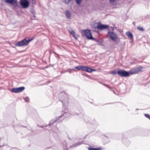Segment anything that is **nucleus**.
I'll return each instance as SVG.
<instances>
[{
  "instance_id": "obj_1",
  "label": "nucleus",
  "mask_w": 150,
  "mask_h": 150,
  "mask_svg": "<svg viewBox=\"0 0 150 150\" xmlns=\"http://www.w3.org/2000/svg\"><path fill=\"white\" fill-rule=\"evenodd\" d=\"M68 98V96L64 92H61L59 95V99L60 101L62 103V109L63 111L62 112L61 115L50 120L48 125L50 127L52 126L55 122H59L62 121L64 118L69 117L71 115L70 112L67 111L69 105Z\"/></svg>"
},
{
  "instance_id": "obj_2",
  "label": "nucleus",
  "mask_w": 150,
  "mask_h": 150,
  "mask_svg": "<svg viewBox=\"0 0 150 150\" xmlns=\"http://www.w3.org/2000/svg\"><path fill=\"white\" fill-rule=\"evenodd\" d=\"M7 4H9L13 5L14 7L18 6L17 0H4ZM19 4L22 8L24 9L28 8L30 6L29 0H20Z\"/></svg>"
},
{
  "instance_id": "obj_3",
  "label": "nucleus",
  "mask_w": 150,
  "mask_h": 150,
  "mask_svg": "<svg viewBox=\"0 0 150 150\" xmlns=\"http://www.w3.org/2000/svg\"><path fill=\"white\" fill-rule=\"evenodd\" d=\"M117 74L122 77H127L132 75L131 70L127 71L120 69L117 70Z\"/></svg>"
},
{
  "instance_id": "obj_4",
  "label": "nucleus",
  "mask_w": 150,
  "mask_h": 150,
  "mask_svg": "<svg viewBox=\"0 0 150 150\" xmlns=\"http://www.w3.org/2000/svg\"><path fill=\"white\" fill-rule=\"evenodd\" d=\"M34 39V38H32L31 39H28L27 40L26 38H25L21 41L18 42L15 44V46L18 47H22L27 45L30 42L32 41Z\"/></svg>"
},
{
  "instance_id": "obj_5",
  "label": "nucleus",
  "mask_w": 150,
  "mask_h": 150,
  "mask_svg": "<svg viewBox=\"0 0 150 150\" xmlns=\"http://www.w3.org/2000/svg\"><path fill=\"white\" fill-rule=\"evenodd\" d=\"M81 34L82 36L86 37L89 40H91L93 37L91 31L88 29L82 30Z\"/></svg>"
},
{
  "instance_id": "obj_6",
  "label": "nucleus",
  "mask_w": 150,
  "mask_h": 150,
  "mask_svg": "<svg viewBox=\"0 0 150 150\" xmlns=\"http://www.w3.org/2000/svg\"><path fill=\"white\" fill-rule=\"evenodd\" d=\"M109 27V26L107 25L101 24L100 23H98L96 27L93 28L95 29H98L100 30H102L104 29H108Z\"/></svg>"
},
{
  "instance_id": "obj_7",
  "label": "nucleus",
  "mask_w": 150,
  "mask_h": 150,
  "mask_svg": "<svg viewBox=\"0 0 150 150\" xmlns=\"http://www.w3.org/2000/svg\"><path fill=\"white\" fill-rule=\"evenodd\" d=\"M108 34L109 35L110 38L113 41H116L118 37L117 34L113 32H110L108 31Z\"/></svg>"
},
{
  "instance_id": "obj_8",
  "label": "nucleus",
  "mask_w": 150,
  "mask_h": 150,
  "mask_svg": "<svg viewBox=\"0 0 150 150\" xmlns=\"http://www.w3.org/2000/svg\"><path fill=\"white\" fill-rule=\"evenodd\" d=\"M25 89V88L24 86H21L20 87L13 88L11 90V91L13 93H18L22 92Z\"/></svg>"
},
{
  "instance_id": "obj_9",
  "label": "nucleus",
  "mask_w": 150,
  "mask_h": 150,
  "mask_svg": "<svg viewBox=\"0 0 150 150\" xmlns=\"http://www.w3.org/2000/svg\"><path fill=\"white\" fill-rule=\"evenodd\" d=\"M142 67H139L131 70L132 75L137 74L142 71Z\"/></svg>"
},
{
  "instance_id": "obj_10",
  "label": "nucleus",
  "mask_w": 150,
  "mask_h": 150,
  "mask_svg": "<svg viewBox=\"0 0 150 150\" xmlns=\"http://www.w3.org/2000/svg\"><path fill=\"white\" fill-rule=\"evenodd\" d=\"M91 40L94 41L96 42H97V44L99 45H103V43L101 41H100L98 39H97L96 38L93 37V38L91 39Z\"/></svg>"
},
{
  "instance_id": "obj_11",
  "label": "nucleus",
  "mask_w": 150,
  "mask_h": 150,
  "mask_svg": "<svg viewBox=\"0 0 150 150\" xmlns=\"http://www.w3.org/2000/svg\"><path fill=\"white\" fill-rule=\"evenodd\" d=\"M91 68L86 66H84L83 71L86 72L91 73Z\"/></svg>"
},
{
  "instance_id": "obj_12",
  "label": "nucleus",
  "mask_w": 150,
  "mask_h": 150,
  "mask_svg": "<svg viewBox=\"0 0 150 150\" xmlns=\"http://www.w3.org/2000/svg\"><path fill=\"white\" fill-rule=\"evenodd\" d=\"M83 143V142H79L77 143H76L74 144H73L71 146L70 148H74L76 147L77 146H78Z\"/></svg>"
},
{
  "instance_id": "obj_13",
  "label": "nucleus",
  "mask_w": 150,
  "mask_h": 150,
  "mask_svg": "<svg viewBox=\"0 0 150 150\" xmlns=\"http://www.w3.org/2000/svg\"><path fill=\"white\" fill-rule=\"evenodd\" d=\"M65 15L66 17L67 18V19H69L70 18L71 16V14L69 10H67L66 11L65 13Z\"/></svg>"
},
{
  "instance_id": "obj_14",
  "label": "nucleus",
  "mask_w": 150,
  "mask_h": 150,
  "mask_svg": "<svg viewBox=\"0 0 150 150\" xmlns=\"http://www.w3.org/2000/svg\"><path fill=\"white\" fill-rule=\"evenodd\" d=\"M126 35L130 39H133V35L132 33L130 31H127L126 33Z\"/></svg>"
},
{
  "instance_id": "obj_15",
  "label": "nucleus",
  "mask_w": 150,
  "mask_h": 150,
  "mask_svg": "<svg viewBox=\"0 0 150 150\" xmlns=\"http://www.w3.org/2000/svg\"><path fill=\"white\" fill-rule=\"evenodd\" d=\"M74 115H79L81 118H84V120L85 121L86 120V119L85 118V117H86V115H83V113H80L79 114L78 113H76L75 114H74Z\"/></svg>"
},
{
  "instance_id": "obj_16",
  "label": "nucleus",
  "mask_w": 150,
  "mask_h": 150,
  "mask_svg": "<svg viewBox=\"0 0 150 150\" xmlns=\"http://www.w3.org/2000/svg\"><path fill=\"white\" fill-rule=\"evenodd\" d=\"M88 150H102L101 148H94L91 147H89L88 148Z\"/></svg>"
},
{
  "instance_id": "obj_17",
  "label": "nucleus",
  "mask_w": 150,
  "mask_h": 150,
  "mask_svg": "<svg viewBox=\"0 0 150 150\" xmlns=\"http://www.w3.org/2000/svg\"><path fill=\"white\" fill-rule=\"evenodd\" d=\"M84 66H78L75 67V69H77L78 70H82L83 71Z\"/></svg>"
},
{
  "instance_id": "obj_18",
  "label": "nucleus",
  "mask_w": 150,
  "mask_h": 150,
  "mask_svg": "<svg viewBox=\"0 0 150 150\" xmlns=\"http://www.w3.org/2000/svg\"><path fill=\"white\" fill-rule=\"evenodd\" d=\"M62 147L63 149H64L67 147V144L65 141H64L62 142Z\"/></svg>"
},
{
  "instance_id": "obj_19",
  "label": "nucleus",
  "mask_w": 150,
  "mask_h": 150,
  "mask_svg": "<svg viewBox=\"0 0 150 150\" xmlns=\"http://www.w3.org/2000/svg\"><path fill=\"white\" fill-rule=\"evenodd\" d=\"M110 73L111 74H112L113 75H115L116 74H117V71L116 70H115L114 71H111L110 72Z\"/></svg>"
},
{
  "instance_id": "obj_20",
  "label": "nucleus",
  "mask_w": 150,
  "mask_h": 150,
  "mask_svg": "<svg viewBox=\"0 0 150 150\" xmlns=\"http://www.w3.org/2000/svg\"><path fill=\"white\" fill-rule=\"evenodd\" d=\"M70 33L71 35L74 38L76 39V37H75V33L74 31L73 30H71V31L70 32Z\"/></svg>"
},
{
  "instance_id": "obj_21",
  "label": "nucleus",
  "mask_w": 150,
  "mask_h": 150,
  "mask_svg": "<svg viewBox=\"0 0 150 150\" xmlns=\"http://www.w3.org/2000/svg\"><path fill=\"white\" fill-rule=\"evenodd\" d=\"M123 143L126 146H128L130 144V142L128 140H126L125 142H123Z\"/></svg>"
},
{
  "instance_id": "obj_22",
  "label": "nucleus",
  "mask_w": 150,
  "mask_h": 150,
  "mask_svg": "<svg viewBox=\"0 0 150 150\" xmlns=\"http://www.w3.org/2000/svg\"><path fill=\"white\" fill-rule=\"evenodd\" d=\"M71 1V0H64L63 1V2L66 4H68Z\"/></svg>"
},
{
  "instance_id": "obj_23",
  "label": "nucleus",
  "mask_w": 150,
  "mask_h": 150,
  "mask_svg": "<svg viewBox=\"0 0 150 150\" xmlns=\"http://www.w3.org/2000/svg\"><path fill=\"white\" fill-rule=\"evenodd\" d=\"M76 3L78 5L81 4L82 0H75Z\"/></svg>"
},
{
  "instance_id": "obj_24",
  "label": "nucleus",
  "mask_w": 150,
  "mask_h": 150,
  "mask_svg": "<svg viewBox=\"0 0 150 150\" xmlns=\"http://www.w3.org/2000/svg\"><path fill=\"white\" fill-rule=\"evenodd\" d=\"M137 29L142 31H144V29L142 27H137Z\"/></svg>"
},
{
  "instance_id": "obj_25",
  "label": "nucleus",
  "mask_w": 150,
  "mask_h": 150,
  "mask_svg": "<svg viewBox=\"0 0 150 150\" xmlns=\"http://www.w3.org/2000/svg\"><path fill=\"white\" fill-rule=\"evenodd\" d=\"M145 116L148 118L150 120V115L147 114H144Z\"/></svg>"
},
{
  "instance_id": "obj_26",
  "label": "nucleus",
  "mask_w": 150,
  "mask_h": 150,
  "mask_svg": "<svg viewBox=\"0 0 150 150\" xmlns=\"http://www.w3.org/2000/svg\"><path fill=\"white\" fill-rule=\"evenodd\" d=\"M24 99L25 102H27L29 101V99L28 97H26L25 98H24Z\"/></svg>"
},
{
  "instance_id": "obj_27",
  "label": "nucleus",
  "mask_w": 150,
  "mask_h": 150,
  "mask_svg": "<svg viewBox=\"0 0 150 150\" xmlns=\"http://www.w3.org/2000/svg\"><path fill=\"white\" fill-rule=\"evenodd\" d=\"M54 132L55 133L57 134L59 132V130L58 129L57 127H55Z\"/></svg>"
},
{
  "instance_id": "obj_28",
  "label": "nucleus",
  "mask_w": 150,
  "mask_h": 150,
  "mask_svg": "<svg viewBox=\"0 0 150 150\" xmlns=\"http://www.w3.org/2000/svg\"><path fill=\"white\" fill-rule=\"evenodd\" d=\"M30 13L32 14L33 15H35V13L34 11L33 10H32L30 11Z\"/></svg>"
},
{
  "instance_id": "obj_29",
  "label": "nucleus",
  "mask_w": 150,
  "mask_h": 150,
  "mask_svg": "<svg viewBox=\"0 0 150 150\" xmlns=\"http://www.w3.org/2000/svg\"><path fill=\"white\" fill-rule=\"evenodd\" d=\"M109 88L110 89V91H112L114 93L116 94L114 91L113 90L112 88L111 87H110V88Z\"/></svg>"
},
{
  "instance_id": "obj_30",
  "label": "nucleus",
  "mask_w": 150,
  "mask_h": 150,
  "mask_svg": "<svg viewBox=\"0 0 150 150\" xmlns=\"http://www.w3.org/2000/svg\"><path fill=\"white\" fill-rule=\"evenodd\" d=\"M36 18L35 15H33L31 17V19L32 20H35V18Z\"/></svg>"
},
{
  "instance_id": "obj_31",
  "label": "nucleus",
  "mask_w": 150,
  "mask_h": 150,
  "mask_svg": "<svg viewBox=\"0 0 150 150\" xmlns=\"http://www.w3.org/2000/svg\"><path fill=\"white\" fill-rule=\"evenodd\" d=\"M96 70L94 69H92L91 68V73L93 71H96Z\"/></svg>"
},
{
  "instance_id": "obj_32",
  "label": "nucleus",
  "mask_w": 150,
  "mask_h": 150,
  "mask_svg": "<svg viewBox=\"0 0 150 150\" xmlns=\"http://www.w3.org/2000/svg\"><path fill=\"white\" fill-rule=\"evenodd\" d=\"M103 85L104 86H105L107 88H110V86H109L107 85V84H103Z\"/></svg>"
},
{
  "instance_id": "obj_33",
  "label": "nucleus",
  "mask_w": 150,
  "mask_h": 150,
  "mask_svg": "<svg viewBox=\"0 0 150 150\" xmlns=\"http://www.w3.org/2000/svg\"><path fill=\"white\" fill-rule=\"evenodd\" d=\"M47 125L42 126H38L40 127H47Z\"/></svg>"
},
{
  "instance_id": "obj_34",
  "label": "nucleus",
  "mask_w": 150,
  "mask_h": 150,
  "mask_svg": "<svg viewBox=\"0 0 150 150\" xmlns=\"http://www.w3.org/2000/svg\"><path fill=\"white\" fill-rule=\"evenodd\" d=\"M85 75L86 77H88V78H90V76H89V75H87L86 74H85Z\"/></svg>"
},
{
  "instance_id": "obj_35",
  "label": "nucleus",
  "mask_w": 150,
  "mask_h": 150,
  "mask_svg": "<svg viewBox=\"0 0 150 150\" xmlns=\"http://www.w3.org/2000/svg\"><path fill=\"white\" fill-rule=\"evenodd\" d=\"M115 0H109V1L110 2H114Z\"/></svg>"
},
{
  "instance_id": "obj_36",
  "label": "nucleus",
  "mask_w": 150,
  "mask_h": 150,
  "mask_svg": "<svg viewBox=\"0 0 150 150\" xmlns=\"http://www.w3.org/2000/svg\"><path fill=\"white\" fill-rule=\"evenodd\" d=\"M4 146V144L2 145H0V147H2L3 146Z\"/></svg>"
},
{
  "instance_id": "obj_37",
  "label": "nucleus",
  "mask_w": 150,
  "mask_h": 150,
  "mask_svg": "<svg viewBox=\"0 0 150 150\" xmlns=\"http://www.w3.org/2000/svg\"><path fill=\"white\" fill-rule=\"evenodd\" d=\"M22 127H25V126H21Z\"/></svg>"
},
{
  "instance_id": "obj_38",
  "label": "nucleus",
  "mask_w": 150,
  "mask_h": 150,
  "mask_svg": "<svg viewBox=\"0 0 150 150\" xmlns=\"http://www.w3.org/2000/svg\"><path fill=\"white\" fill-rule=\"evenodd\" d=\"M69 73H71V71H69Z\"/></svg>"
},
{
  "instance_id": "obj_39",
  "label": "nucleus",
  "mask_w": 150,
  "mask_h": 150,
  "mask_svg": "<svg viewBox=\"0 0 150 150\" xmlns=\"http://www.w3.org/2000/svg\"><path fill=\"white\" fill-rule=\"evenodd\" d=\"M139 110V109H138L137 108V109H136V110Z\"/></svg>"
},
{
  "instance_id": "obj_40",
  "label": "nucleus",
  "mask_w": 150,
  "mask_h": 150,
  "mask_svg": "<svg viewBox=\"0 0 150 150\" xmlns=\"http://www.w3.org/2000/svg\"><path fill=\"white\" fill-rule=\"evenodd\" d=\"M81 110H82V109L81 108Z\"/></svg>"
},
{
  "instance_id": "obj_41",
  "label": "nucleus",
  "mask_w": 150,
  "mask_h": 150,
  "mask_svg": "<svg viewBox=\"0 0 150 150\" xmlns=\"http://www.w3.org/2000/svg\"><path fill=\"white\" fill-rule=\"evenodd\" d=\"M50 83V82H48V83Z\"/></svg>"
}]
</instances>
